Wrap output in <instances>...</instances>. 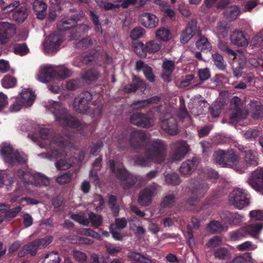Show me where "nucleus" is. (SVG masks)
Here are the masks:
<instances>
[{
    "label": "nucleus",
    "mask_w": 263,
    "mask_h": 263,
    "mask_svg": "<svg viewBox=\"0 0 263 263\" xmlns=\"http://www.w3.org/2000/svg\"><path fill=\"white\" fill-rule=\"evenodd\" d=\"M17 175L21 179V182H18L17 188L10 198L11 202H18L22 206L25 204H36L38 202L30 198H22L18 201L17 199L23 194V191L28 190L27 186L29 185H47L49 183V179L40 173L32 174L26 170H20L17 173Z\"/></svg>",
    "instance_id": "1"
},
{
    "label": "nucleus",
    "mask_w": 263,
    "mask_h": 263,
    "mask_svg": "<svg viewBox=\"0 0 263 263\" xmlns=\"http://www.w3.org/2000/svg\"><path fill=\"white\" fill-rule=\"evenodd\" d=\"M32 140L37 142L41 147L50 149L48 157L50 159L58 158L60 156H64L65 153L61 148L65 146V144L63 141H55L54 138L52 137L50 131L46 128L41 127L39 128V137L36 138L33 137Z\"/></svg>",
    "instance_id": "2"
},
{
    "label": "nucleus",
    "mask_w": 263,
    "mask_h": 263,
    "mask_svg": "<svg viewBox=\"0 0 263 263\" xmlns=\"http://www.w3.org/2000/svg\"><path fill=\"white\" fill-rule=\"evenodd\" d=\"M45 107L54 115L56 121L62 125L77 128L78 130H80L79 127L83 126V124L76 118L68 116L59 102L49 100L46 103Z\"/></svg>",
    "instance_id": "3"
},
{
    "label": "nucleus",
    "mask_w": 263,
    "mask_h": 263,
    "mask_svg": "<svg viewBox=\"0 0 263 263\" xmlns=\"http://www.w3.org/2000/svg\"><path fill=\"white\" fill-rule=\"evenodd\" d=\"M213 160L222 167H229L235 171L242 173L245 172L246 167L242 166L239 157L236 155L232 149L224 151H216L214 154Z\"/></svg>",
    "instance_id": "4"
},
{
    "label": "nucleus",
    "mask_w": 263,
    "mask_h": 263,
    "mask_svg": "<svg viewBox=\"0 0 263 263\" xmlns=\"http://www.w3.org/2000/svg\"><path fill=\"white\" fill-rule=\"evenodd\" d=\"M166 145L160 140L152 141L145 153V158L136 161L138 165L142 166H148L151 162H159L164 156Z\"/></svg>",
    "instance_id": "5"
},
{
    "label": "nucleus",
    "mask_w": 263,
    "mask_h": 263,
    "mask_svg": "<svg viewBox=\"0 0 263 263\" xmlns=\"http://www.w3.org/2000/svg\"><path fill=\"white\" fill-rule=\"evenodd\" d=\"M0 153L4 161L8 163L14 164L15 161L18 163H24L27 161V156L23 152L14 151L9 143H4L0 145Z\"/></svg>",
    "instance_id": "6"
},
{
    "label": "nucleus",
    "mask_w": 263,
    "mask_h": 263,
    "mask_svg": "<svg viewBox=\"0 0 263 263\" xmlns=\"http://www.w3.org/2000/svg\"><path fill=\"white\" fill-rule=\"evenodd\" d=\"M34 93L30 89H23L20 95L15 98V102L9 108L10 111L15 112L20 111L23 107L31 106L35 100Z\"/></svg>",
    "instance_id": "7"
},
{
    "label": "nucleus",
    "mask_w": 263,
    "mask_h": 263,
    "mask_svg": "<svg viewBox=\"0 0 263 263\" xmlns=\"http://www.w3.org/2000/svg\"><path fill=\"white\" fill-rule=\"evenodd\" d=\"M229 202L238 209H242L250 203L247 192L241 188L234 189L230 194Z\"/></svg>",
    "instance_id": "8"
},
{
    "label": "nucleus",
    "mask_w": 263,
    "mask_h": 263,
    "mask_svg": "<svg viewBox=\"0 0 263 263\" xmlns=\"http://www.w3.org/2000/svg\"><path fill=\"white\" fill-rule=\"evenodd\" d=\"M62 41L63 37L61 35L52 33L43 42V49L46 53H54L59 49Z\"/></svg>",
    "instance_id": "9"
},
{
    "label": "nucleus",
    "mask_w": 263,
    "mask_h": 263,
    "mask_svg": "<svg viewBox=\"0 0 263 263\" xmlns=\"http://www.w3.org/2000/svg\"><path fill=\"white\" fill-rule=\"evenodd\" d=\"M239 150L243 152L245 155L244 156V161L240 162L242 163V166L246 167L245 171L249 166H256L258 164V157L257 152L253 149H248L247 147L240 145Z\"/></svg>",
    "instance_id": "10"
},
{
    "label": "nucleus",
    "mask_w": 263,
    "mask_h": 263,
    "mask_svg": "<svg viewBox=\"0 0 263 263\" xmlns=\"http://www.w3.org/2000/svg\"><path fill=\"white\" fill-rule=\"evenodd\" d=\"M248 181L255 190L263 191V167H258L253 171Z\"/></svg>",
    "instance_id": "11"
},
{
    "label": "nucleus",
    "mask_w": 263,
    "mask_h": 263,
    "mask_svg": "<svg viewBox=\"0 0 263 263\" xmlns=\"http://www.w3.org/2000/svg\"><path fill=\"white\" fill-rule=\"evenodd\" d=\"M55 68L51 65H42L36 74V79L42 83H47L52 79L55 78Z\"/></svg>",
    "instance_id": "12"
},
{
    "label": "nucleus",
    "mask_w": 263,
    "mask_h": 263,
    "mask_svg": "<svg viewBox=\"0 0 263 263\" xmlns=\"http://www.w3.org/2000/svg\"><path fill=\"white\" fill-rule=\"evenodd\" d=\"M15 33V29L12 25L8 22H0V44L8 43Z\"/></svg>",
    "instance_id": "13"
},
{
    "label": "nucleus",
    "mask_w": 263,
    "mask_h": 263,
    "mask_svg": "<svg viewBox=\"0 0 263 263\" xmlns=\"http://www.w3.org/2000/svg\"><path fill=\"white\" fill-rule=\"evenodd\" d=\"M70 217L79 223L87 226L90 222L93 226H99L102 222V218L100 216L92 213H89V218H85L83 215L80 214L71 215Z\"/></svg>",
    "instance_id": "14"
},
{
    "label": "nucleus",
    "mask_w": 263,
    "mask_h": 263,
    "mask_svg": "<svg viewBox=\"0 0 263 263\" xmlns=\"http://www.w3.org/2000/svg\"><path fill=\"white\" fill-rule=\"evenodd\" d=\"M91 100V95L89 92H85L82 96L76 98L73 102V108L78 112H86L87 110L88 102Z\"/></svg>",
    "instance_id": "15"
},
{
    "label": "nucleus",
    "mask_w": 263,
    "mask_h": 263,
    "mask_svg": "<svg viewBox=\"0 0 263 263\" xmlns=\"http://www.w3.org/2000/svg\"><path fill=\"white\" fill-rule=\"evenodd\" d=\"M218 46L222 50L227 51L230 55L231 59L237 61L240 65V68H242L243 66L246 64V59L242 51L237 50V52H235L228 48L221 42H219Z\"/></svg>",
    "instance_id": "16"
},
{
    "label": "nucleus",
    "mask_w": 263,
    "mask_h": 263,
    "mask_svg": "<svg viewBox=\"0 0 263 263\" xmlns=\"http://www.w3.org/2000/svg\"><path fill=\"white\" fill-rule=\"evenodd\" d=\"M139 21L144 27L152 29L158 25L159 20L155 14L146 12L140 15Z\"/></svg>",
    "instance_id": "17"
},
{
    "label": "nucleus",
    "mask_w": 263,
    "mask_h": 263,
    "mask_svg": "<svg viewBox=\"0 0 263 263\" xmlns=\"http://www.w3.org/2000/svg\"><path fill=\"white\" fill-rule=\"evenodd\" d=\"M130 120L132 124L142 127H149L153 124L152 118H148L144 115L139 113L132 115Z\"/></svg>",
    "instance_id": "18"
},
{
    "label": "nucleus",
    "mask_w": 263,
    "mask_h": 263,
    "mask_svg": "<svg viewBox=\"0 0 263 263\" xmlns=\"http://www.w3.org/2000/svg\"><path fill=\"white\" fill-rule=\"evenodd\" d=\"M109 165L112 172L116 176L121 180H127L128 182L133 180L132 184H134L133 177L129 175L127 171L123 168L121 165H117L114 160L109 161Z\"/></svg>",
    "instance_id": "19"
},
{
    "label": "nucleus",
    "mask_w": 263,
    "mask_h": 263,
    "mask_svg": "<svg viewBox=\"0 0 263 263\" xmlns=\"http://www.w3.org/2000/svg\"><path fill=\"white\" fill-rule=\"evenodd\" d=\"M156 194V187L150 186L144 189L140 193L138 202L140 204L144 206L149 205L151 203L152 198Z\"/></svg>",
    "instance_id": "20"
},
{
    "label": "nucleus",
    "mask_w": 263,
    "mask_h": 263,
    "mask_svg": "<svg viewBox=\"0 0 263 263\" xmlns=\"http://www.w3.org/2000/svg\"><path fill=\"white\" fill-rule=\"evenodd\" d=\"M231 42L238 47H246L249 43L246 35L241 31L235 30L230 36Z\"/></svg>",
    "instance_id": "21"
},
{
    "label": "nucleus",
    "mask_w": 263,
    "mask_h": 263,
    "mask_svg": "<svg viewBox=\"0 0 263 263\" xmlns=\"http://www.w3.org/2000/svg\"><path fill=\"white\" fill-rule=\"evenodd\" d=\"M127 222L125 218L116 219L115 223L110 226V232L112 237L116 240H120L122 237L120 231L126 226Z\"/></svg>",
    "instance_id": "22"
},
{
    "label": "nucleus",
    "mask_w": 263,
    "mask_h": 263,
    "mask_svg": "<svg viewBox=\"0 0 263 263\" xmlns=\"http://www.w3.org/2000/svg\"><path fill=\"white\" fill-rule=\"evenodd\" d=\"M161 127L170 135L177 134L178 129L175 119L173 117L167 118L162 121Z\"/></svg>",
    "instance_id": "23"
},
{
    "label": "nucleus",
    "mask_w": 263,
    "mask_h": 263,
    "mask_svg": "<svg viewBox=\"0 0 263 263\" xmlns=\"http://www.w3.org/2000/svg\"><path fill=\"white\" fill-rule=\"evenodd\" d=\"M176 151L174 154V159L175 160H180L184 158L187 153L189 146L185 142H177L175 144Z\"/></svg>",
    "instance_id": "24"
},
{
    "label": "nucleus",
    "mask_w": 263,
    "mask_h": 263,
    "mask_svg": "<svg viewBox=\"0 0 263 263\" xmlns=\"http://www.w3.org/2000/svg\"><path fill=\"white\" fill-rule=\"evenodd\" d=\"M33 8L37 18L43 20L45 18L47 5L43 0H35L33 3Z\"/></svg>",
    "instance_id": "25"
},
{
    "label": "nucleus",
    "mask_w": 263,
    "mask_h": 263,
    "mask_svg": "<svg viewBox=\"0 0 263 263\" xmlns=\"http://www.w3.org/2000/svg\"><path fill=\"white\" fill-rule=\"evenodd\" d=\"M244 229L247 235H250L253 237L257 238L263 229V223L250 224L244 227Z\"/></svg>",
    "instance_id": "26"
},
{
    "label": "nucleus",
    "mask_w": 263,
    "mask_h": 263,
    "mask_svg": "<svg viewBox=\"0 0 263 263\" xmlns=\"http://www.w3.org/2000/svg\"><path fill=\"white\" fill-rule=\"evenodd\" d=\"M228 228V225L224 221V217L223 221L219 222L218 221H212L208 225V231L211 233L220 232L227 230Z\"/></svg>",
    "instance_id": "27"
},
{
    "label": "nucleus",
    "mask_w": 263,
    "mask_h": 263,
    "mask_svg": "<svg viewBox=\"0 0 263 263\" xmlns=\"http://www.w3.org/2000/svg\"><path fill=\"white\" fill-rule=\"evenodd\" d=\"M136 69L137 71L143 70L144 74L146 79L151 82H153L155 80V77L152 72L150 67L145 65L142 61L137 62Z\"/></svg>",
    "instance_id": "28"
},
{
    "label": "nucleus",
    "mask_w": 263,
    "mask_h": 263,
    "mask_svg": "<svg viewBox=\"0 0 263 263\" xmlns=\"http://www.w3.org/2000/svg\"><path fill=\"white\" fill-rule=\"evenodd\" d=\"M226 217H224V221L228 224H237L244 220V217L237 213H232L229 212L226 213Z\"/></svg>",
    "instance_id": "29"
},
{
    "label": "nucleus",
    "mask_w": 263,
    "mask_h": 263,
    "mask_svg": "<svg viewBox=\"0 0 263 263\" xmlns=\"http://www.w3.org/2000/svg\"><path fill=\"white\" fill-rule=\"evenodd\" d=\"M156 37L162 41H168L173 38L171 31L164 27L159 28L155 33Z\"/></svg>",
    "instance_id": "30"
},
{
    "label": "nucleus",
    "mask_w": 263,
    "mask_h": 263,
    "mask_svg": "<svg viewBox=\"0 0 263 263\" xmlns=\"http://www.w3.org/2000/svg\"><path fill=\"white\" fill-rule=\"evenodd\" d=\"M197 164V159H193L191 161L183 162L180 167V172L184 175L190 174L196 167Z\"/></svg>",
    "instance_id": "31"
},
{
    "label": "nucleus",
    "mask_w": 263,
    "mask_h": 263,
    "mask_svg": "<svg viewBox=\"0 0 263 263\" xmlns=\"http://www.w3.org/2000/svg\"><path fill=\"white\" fill-rule=\"evenodd\" d=\"M55 68V78L64 79L71 75V71L64 66H61Z\"/></svg>",
    "instance_id": "32"
},
{
    "label": "nucleus",
    "mask_w": 263,
    "mask_h": 263,
    "mask_svg": "<svg viewBox=\"0 0 263 263\" xmlns=\"http://www.w3.org/2000/svg\"><path fill=\"white\" fill-rule=\"evenodd\" d=\"M208 189V185L205 182H197L193 189V194L198 197H202Z\"/></svg>",
    "instance_id": "33"
},
{
    "label": "nucleus",
    "mask_w": 263,
    "mask_h": 263,
    "mask_svg": "<svg viewBox=\"0 0 263 263\" xmlns=\"http://www.w3.org/2000/svg\"><path fill=\"white\" fill-rule=\"evenodd\" d=\"M161 48V44L158 41L151 40L145 44V50L149 53L158 52Z\"/></svg>",
    "instance_id": "34"
},
{
    "label": "nucleus",
    "mask_w": 263,
    "mask_h": 263,
    "mask_svg": "<svg viewBox=\"0 0 263 263\" xmlns=\"http://www.w3.org/2000/svg\"><path fill=\"white\" fill-rule=\"evenodd\" d=\"M148 135L141 130H134L130 135V141L132 143L135 142H140L141 141H144L148 138Z\"/></svg>",
    "instance_id": "35"
},
{
    "label": "nucleus",
    "mask_w": 263,
    "mask_h": 263,
    "mask_svg": "<svg viewBox=\"0 0 263 263\" xmlns=\"http://www.w3.org/2000/svg\"><path fill=\"white\" fill-rule=\"evenodd\" d=\"M175 64L174 63L170 60H165L164 61L163 64V68L164 70L167 72L168 73L166 74H163L162 76V78L166 81H170V75L172 73Z\"/></svg>",
    "instance_id": "36"
},
{
    "label": "nucleus",
    "mask_w": 263,
    "mask_h": 263,
    "mask_svg": "<svg viewBox=\"0 0 263 263\" xmlns=\"http://www.w3.org/2000/svg\"><path fill=\"white\" fill-rule=\"evenodd\" d=\"M251 106L254 109L252 117L255 119H258L263 115V106L258 101H251Z\"/></svg>",
    "instance_id": "37"
},
{
    "label": "nucleus",
    "mask_w": 263,
    "mask_h": 263,
    "mask_svg": "<svg viewBox=\"0 0 263 263\" xmlns=\"http://www.w3.org/2000/svg\"><path fill=\"white\" fill-rule=\"evenodd\" d=\"M128 257L133 260L139 261L141 263H151V260L147 257L143 256L139 253L130 252L128 254Z\"/></svg>",
    "instance_id": "38"
},
{
    "label": "nucleus",
    "mask_w": 263,
    "mask_h": 263,
    "mask_svg": "<svg viewBox=\"0 0 263 263\" xmlns=\"http://www.w3.org/2000/svg\"><path fill=\"white\" fill-rule=\"evenodd\" d=\"M240 11L238 7L236 6H232L228 8L225 11V15L230 20H235Z\"/></svg>",
    "instance_id": "39"
},
{
    "label": "nucleus",
    "mask_w": 263,
    "mask_h": 263,
    "mask_svg": "<svg viewBox=\"0 0 263 263\" xmlns=\"http://www.w3.org/2000/svg\"><path fill=\"white\" fill-rule=\"evenodd\" d=\"M27 15V9L25 7H21L18 11L14 13L13 18L16 22L20 23L26 18Z\"/></svg>",
    "instance_id": "40"
},
{
    "label": "nucleus",
    "mask_w": 263,
    "mask_h": 263,
    "mask_svg": "<svg viewBox=\"0 0 263 263\" xmlns=\"http://www.w3.org/2000/svg\"><path fill=\"white\" fill-rule=\"evenodd\" d=\"M1 82L4 88H10L16 86L17 81L14 77L7 75L2 80Z\"/></svg>",
    "instance_id": "41"
},
{
    "label": "nucleus",
    "mask_w": 263,
    "mask_h": 263,
    "mask_svg": "<svg viewBox=\"0 0 263 263\" xmlns=\"http://www.w3.org/2000/svg\"><path fill=\"white\" fill-rule=\"evenodd\" d=\"M39 241L36 240L24 247V250L32 255H35L39 249H41Z\"/></svg>",
    "instance_id": "42"
},
{
    "label": "nucleus",
    "mask_w": 263,
    "mask_h": 263,
    "mask_svg": "<svg viewBox=\"0 0 263 263\" xmlns=\"http://www.w3.org/2000/svg\"><path fill=\"white\" fill-rule=\"evenodd\" d=\"M76 18H72L71 20H63L60 22L58 27L60 30H66L70 28L73 27L76 24Z\"/></svg>",
    "instance_id": "43"
},
{
    "label": "nucleus",
    "mask_w": 263,
    "mask_h": 263,
    "mask_svg": "<svg viewBox=\"0 0 263 263\" xmlns=\"http://www.w3.org/2000/svg\"><path fill=\"white\" fill-rule=\"evenodd\" d=\"M196 46L198 49L202 51H209L212 48V46L208 42L207 39L204 37H201L197 41Z\"/></svg>",
    "instance_id": "44"
},
{
    "label": "nucleus",
    "mask_w": 263,
    "mask_h": 263,
    "mask_svg": "<svg viewBox=\"0 0 263 263\" xmlns=\"http://www.w3.org/2000/svg\"><path fill=\"white\" fill-rule=\"evenodd\" d=\"M194 30V28L193 27H186L181 35V42L183 44L187 43L193 36Z\"/></svg>",
    "instance_id": "45"
},
{
    "label": "nucleus",
    "mask_w": 263,
    "mask_h": 263,
    "mask_svg": "<svg viewBox=\"0 0 263 263\" xmlns=\"http://www.w3.org/2000/svg\"><path fill=\"white\" fill-rule=\"evenodd\" d=\"M228 27L225 23L219 22L218 23L214 32L217 35H221L222 37H225L228 34Z\"/></svg>",
    "instance_id": "46"
},
{
    "label": "nucleus",
    "mask_w": 263,
    "mask_h": 263,
    "mask_svg": "<svg viewBox=\"0 0 263 263\" xmlns=\"http://www.w3.org/2000/svg\"><path fill=\"white\" fill-rule=\"evenodd\" d=\"M133 48L135 52L140 57H145L146 54V50H145V46L141 42H138L134 44Z\"/></svg>",
    "instance_id": "47"
},
{
    "label": "nucleus",
    "mask_w": 263,
    "mask_h": 263,
    "mask_svg": "<svg viewBox=\"0 0 263 263\" xmlns=\"http://www.w3.org/2000/svg\"><path fill=\"white\" fill-rule=\"evenodd\" d=\"M88 29V26L86 25H80L79 26H77L75 30L73 31V33L71 35V39L77 40V34L80 35L81 34L85 33Z\"/></svg>",
    "instance_id": "48"
},
{
    "label": "nucleus",
    "mask_w": 263,
    "mask_h": 263,
    "mask_svg": "<svg viewBox=\"0 0 263 263\" xmlns=\"http://www.w3.org/2000/svg\"><path fill=\"white\" fill-rule=\"evenodd\" d=\"M214 255L215 257L222 259L229 258L231 256L230 252L224 248H220L216 250L214 252Z\"/></svg>",
    "instance_id": "49"
},
{
    "label": "nucleus",
    "mask_w": 263,
    "mask_h": 263,
    "mask_svg": "<svg viewBox=\"0 0 263 263\" xmlns=\"http://www.w3.org/2000/svg\"><path fill=\"white\" fill-rule=\"evenodd\" d=\"M175 195L173 193H171L166 195L161 202V206L162 208L171 207L174 202Z\"/></svg>",
    "instance_id": "50"
},
{
    "label": "nucleus",
    "mask_w": 263,
    "mask_h": 263,
    "mask_svg": "<svg viewBox=\"0 0 263 263\" xmlns=\"http://www.w3.org/2000/svg\"><path fill=\"white\" fill-rule=\"evenodd\" d=\"M145 33V30L141 27H136L134 28L130 33V37L134 40H137L142 37Z\"/></svg>",
    "instance_id": "51"
},
{
    "label": "nucleus",
    "mask_w": 263,
    "mask_h": 263,
    "mask_svg": "<svg viewBox=\"0 0 263 263\" xmlns=\"http://www.w3.org/2000/svg\"><path fill=\"white\" fill-rule=\"evenodd\" d=\"M212 58L214 64L218 68L220 69H223L224 68L225 65L224 64L223 59L221 55L215 53L213 54Z\"/></svg>",
    "instance_id": "52"
},
{
    "label": "nucleus",
    "mask_w": 263,
    "mask_h": 263,
    "mask_svg": "<svg viewBox=\"0 0 263 263\" xmlns=\"http://www.w3.org/2000/svg\"><path fill=\"white\" fill-rule=\"evenodd\" d=\"M236 248L241 251L245 250H254L257 248V246L252 244L251 241H247L240 245H237Z\"/></svg>",
    "instance_id": "53"
},
{
    "label": "nucleus",
    "mask_w": 263,
    "mask_h": 263,
    "mask_svg": "<svg viewBox=\"0 0 263 263\" xmlns=\"http://www.w3.org/2000/svg\"><path fill=\"white\" fill-rule=\"evenodd\" d=\"M14 51L16 54L24 55L28 53L29 49L25 44H16L14 46Z\"/></svg>",
    "instance_id": "54"
},
{
    "label": "nucleus",
    "mask_w": 263,
    "mask_h": 263,
    "mask_svg": "<svg viewBox=\"0 0 263 263\" xmlns=\"http://www.w3.org/2000/svg\"><path fill=\"white\" fill-rule=\"evenodd\" d=\"M246 236L247 235L244 228L230 233V238L233 240L240 239Z\"/></svg>",
    "instance_id": "55"
},
{
    "label": "nucleus",
    "mask_w": 263,
    "mask_h": 263,
    "mask_svg": "<svg viewBox=\"0 0 263 263\" xmlns=\"http://www.w3.org/2000/svg\"><path fill=\"white\" fill-rule=\"evenodd\" d=\"M104 204V202L101 196L98 195L95 196V198L93 201L92 204L94 209L97 211H101L103 209Z\"/></svg>",
    "instance_id": "56"
},
{
    "label": "nucleus",
    "mask_w": 263,
    "mask_h": 263,
    "mask_svg": "<svg viewBox=\"0 0 263 263\" xmlns=\"http://www.w3.org/2000/svg\"><path fill=\"white\" fill-rule=\"evenodd\" d=\"M240 102V99L237 97H234L231 101L232 105H234V106L236 108V112L235 115L231 116V119L232 120H237L239 118L238 117V114L240 112V110L238 109V105Z\"/></svg>",
    "instance_id": "57"
},
{
    "label": "nucleus",
    "mask_w": 263,
    "mask_h": 263,
    "mask_svg": "<svg viewBox=\"0 0 263 263\" xmlns=\"http://www.w3.org/2000/svg\"><path fill=\"white\" fill-rule=\"evenodd\" d=\"M114 1L118 5V8H126L131 5L135 4L137 0H114Z\"/></svg>",
    "instance_id": "58"
},
{
    "label": "nucleus",
    "mask_w": 263,
    "mask_h": 263,
    "mask_svg": "<svg viewBox=\"0 0 263 263\" xmlns=\"http://www.w3.org/2000/svg\"><path fill=\"white\" fill-rule=\"evenodd\" d=\"M12 182L11 177H9L7 174L3 172L0 174V186L3 184L6 186L10 185Z\"/></svg>",
    "instance_id": "59"
},
{
    "label": "nucleus",
    "mask_w": 263,
    "mask_h": 263,
    "mask_svg": "<svg viewBox=\"0 0 263 263\" xmlns=\"http://www.w3.org/2000/svg\"><path fill=\"white\" fill-rule=\"evenodd\" d=\"M116 198L113 196L111 195L109 197L108 200V204L110 205V208L112 211V213L114 215V216H116L118 215V207L116 206Z\"/></svg>",
    "instance_id": "60"
},
{
    "label": "nucleus",
    "mask_w": 263,
    "mask_h": 263,
    "mask_svg": "<svg viewBox=\"0 0 263 263\" xmlns=\"http://www.w3.org/2000/svg\"><path fill=\"white\" fill-rule=\"evenodd\" d=\"M249 215L252 220H263V211H251L250 212Z\"/></svg>",
    "instance_id": "61"
},
{
    "label": "nucleus",
    "mask_w": 263,
    "mask_h": 263,
    "mask_svg": "<svg viewBox=\"0 0 263 263\" xmlns=\"http://www.w3.org/2000/svg\"><path fill=\"white\" fill-rule=\"evenodd\" d=\"M98 77V73L95 71L90 70L85 72L82 76V78L86 81H93Z\"/></svg>",
    "instance_id": "62"
},
{
    "label": "nucleus",
    "mask_w": 263,
    "mask_h": 263,
    "mask_svg": "<svg viewBox=\"0 0 263 263\" xmlns=\"http://www.w3.org/2000/svg\"><path fill=\"white\" fill-rule=\"evenodd\" d=\"M80 233L82 235L90 236L98 239H101V236L98 233L90 229H84L81 231Z\"/></svg>",
    "instance_id": "63"
},
{
    "label": "nucleus",
    "mask_w": 263,
    "mask_h": 263,
    "mask_svg": "<svg viewBox=\"0 0 263 263\" xmlns=\"http://www.w3.org/2000/svg\"><path fill=\"white\" fill-rule=\"evenodd\" d=\"M73 256L76 260L79 261L80 263L85 262L87 259V256L86 254L79 251H75L73 252Z\"/></svg>",
    "instance_id": "64"
}]
</instances>
